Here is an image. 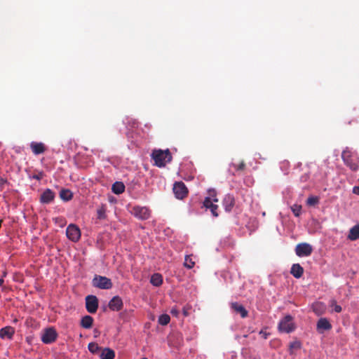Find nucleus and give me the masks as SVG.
I'll use <instances>...</instances> for the list:
<instances>
[{"mask_svg":"<svg viewBox=\"0 0 359 359\" xmlns=\"http://www.w3.org/2000/svg\"><path fill=\"white\" fill-rule=\"evenodd\" d=\"M341 158L346 166L351 170L357 171L359 168V158L348 149H345L341 154Z\"/></svg>","mask_w":359,"mask_h":359,"instance_id":"nucleus-1","label":"nucleus"},{"mask_svg":"<svg viewBox=\"0 0 359 359\" xmlns=\"http://www.w3.org/2000/svg\"><path fill=\"white\" fill-rule=\"evenodd\" d=\"M151 156L155 162V165L159 168L165 166L166 163H169L172 160V156L168 149L165 151L155 150L153 151Z\"/></svg>","mask_w":359,"mask_h":359,"instance_id":"nucleus-2","label":"nucleus"},{"mask_svg":"<svg viewBox=\"0 0 359 359\" xmlns=\"http://www.w3.org/2000/svg\"><path fill=\"white\" fill-rule=\"evenodd\" d=\"M208 193L209 196L205 198V200L203 201V206L206 209H210L214 217H218V205L215 204V203L218 202L216 191L214 189H212L209 190Z\"/></svg>","mask_w":359,"mask_h":359,"instance_id":"nucleus-3","label":"nucleus"},{"mask_svg":"<svg viewBox=\"0 0 359 359\" xmlns=\"http://www.w3.org/2000/svg\"><path fill=\"white\" fill-rule=\"evenodd\" d=\"M92 285L93 287L102 290H109L113 286L111 279L100 275H95L94 276L92 280Z\"/></svg>","mask_w":359,"mask_h":359,"instance_id":"nucleus-4","label":"nucleus"},{"mask_svg":"<svg viewBox=\"0 0 359 359\" xmlns=\"http://www.w3.org/2000/svg\"><path fill=\"white\" fill-rule=\"evenodd\" d=\"M290 315L285 316L278 323V330L281 332L290 333L294 330L295 325Z\"/></svg>","mask_w":359,"mask_h":359,"instance_id":"nucleus-5","label":"nucleus"},{"mask_svg":"<svg viewBox=\"0 0 359 359\" xmlns=\"http://www.w3.org/2000/svg\"><path fill=\"white\" fill-rule=\"evenodd\" d=\"M131 213L141 220L147 219L150 217V210L147 207L135 205L132 208Z\"/></svg>","mask_w":359,"mask_h":359,"instance_id":"nucleus-6","label":"nucleus"},{"mask_svg":"<svg viewBox=\"0 0 359 359\" xmlns=\"http://www.w3.org/2000/svg\"><path fill=\"white\" fill-rule=\"evenodd\" d=\"M57 337V333L55 328L48 327L43 330L41 334V341L46 344H49L54 342Z\"/></svg>","mask_w":359,"mask_h":359,"instance_id":"nucleus-7","label":"nucleus"},{"mask_svg":"<svg viewBox=\"0 0 359 359\" xmlns=\"http://www.w3.org/2000/svg\"><path fill=\"white\" fill-rule=\"evenodd\" d=\"M312 252V246L307 243H299L295 247V253L298 257H308Z\"/></svg>","mask_w":359,"mask_h":359,"instance_id":"nucleus-8","label":"nucleus"},{"mask_svg":"<svg viewBox=\"0 0 359 359\" xmlns=\"http://www.w3.org/2000/svg\"><path fill=\"white\" fill-rule=\"evenodd\" d=\"M173 192L177 198L183 199L187 196L188 189L182 182H178L174 184Z\"/></svg>","mask_w":359,"mask_h":359,"instance_id":"nucleus-9","label":"nucleus"},{"mask_svg":"<svg viewBox=\"0 0 359 359\" xmlns=\"http://www.w3.org/2000/svg\"><path fill=\"white\" fill-rule=\"evenodd\" d=\"M67 238L73 242H76L81 237L79 228L75 224H69L66 229Z\"/></svg>","mask_w":359,"mask_h":359,"instance_id":"nucleus-10","label":"nucleus"},{"mask_svg":"<svg viewBox=\"0 0 359 359\" xmlns=\"http://www.w3.org/2000/svg\"><path fill=\"white\" fill-rule=\"evenodd\" d=\"M98 308V299L94 295H88L86 297V309L90 313H96Z\"/></svg>","mask_w":359,"mask_h":359,"instance_id":"nucleus-11","label":"nucleus"},{"mask_svg":"<svg viewBox=\"0 0 359 359\" xmlns=\"http://www.w3.org/2000/svg\"><path fill=\"white\" fill-rule=\"evenodd\" d=\"M123 306V301L118 296L114 297L109 302V308L111 311H118L122 309Z\"/></svg>","mask_w":359,"mask_h":359,"instance_id":"nucleus-12","label":"nucleus"},{"mask_svg":"<svg viewBox=\"0 0 359 359\" xmlns=\"http://www.w3.org/2000/svg\"><path fill=\"white\" fill-rule=\"evenodd\" d=\"M55 198V193L50 189H46L41 195L40 201L42 203H50Z\"/></svg>","mask_w":359,"mask_h":359,"instance_id":"nucleus-13","label":"nucleus"},{"mask_svg":"<svg viewBox=\"0 0 359 359\" xmlns=\"http://www.w3.org/2000/svg\"><path fill=\"white\" fill-rule=\"evenodd\" d=\"M223 205L226 212H230L235 205V198L231 194H226L223 199Z\"/></svg>","mask_w":359,"mask_h":359,"instance_id":"nucleus-14","label":"nucleus"},{"mask_svg":"<svg viewBox=\"0 0 359 359\" xmlns=\"http://www.w3.org/2000/svg\"><path fill=\"white\" fill-rule=\"evenodd\" d=\"M332 328V325L329 320L325 318H321L317 323V330L322 333L325 330H329Z\"/></svg>","mask_w":359,"mask_h":359,"instance_id":"nucleus-15","label":"nucleus"},{"mask_svg":"<svg viewBox=\"0 0 359 359\" xmlns=\"http://www.w3.org/2000/svg\"><path fill=\"white\" fill-rule=\"evenodd\" d=\"M30 148L35 155L43 154L46 151V146L42 142H32Z\"/></svg>","mask_w":359,"mask_h":359,"instance_id":"nucleus-16","label":"nucleus"},{"mask_svg":"<svg viewBox=\"0 0 359 359\" xmlns=\"http://www.w3.org/2000/svg\"><path fill=\"white\" fill-rule=\"evenodd\" d=\"M231 308L236 313H239L242 318H245L248 316V311L243 305L239 304L238 302H232L231 304Z\"/></svg>","mask_w":359,"mask_h":359,"instance_id":"nucleus-17","label":"nucleus"},{"mask_svg":"<svg viewBox=\"0 0 359 359\" xmlns=\"http://www.w3.org/2000/svg\"><path fill=\"white\" fill-rule=\"evenodd\" d=\"M291 274L296 278H299L304 273V269L299 264H294L290 270Z\"/></svg>","mask_w":359,"mask_h":359,"instance_id":"nucleus-18","label":"nucleus"},{"mask_svg":"<svg viewBox=\"0 0 359 359\" xmlns=\"http://www.w3.org/2000/svg\"><path fill=\"white\" fill-rule=\"evenodd\" d=\"M312 309L313 311L317 315V316H321L323 315L325 310H326V306L323 302H315L312 305Z\"/></svg>","mask_w":359,"mask_h":359,"instance_id":"nucleus-19","label":"nucleus"},{"mask_svg":"<svg viewBox=\"0 0 359 359\" xmlns=\"http://www.w3.org/2000/svg\"><path fill=\"white\" fill-rule=\"evenodd\" d=\"M14 332V329L11 326L3 327L0 330V337L2 339H11Z\"/></svg>","mask_w":359,"mask_h":359,"instance_id":"nucleus-20","label":"nucleus"},{"mask_svg":"<svg viewBox=\"0 0 359 359\" xmlns=\"http://www.w3.org/2000/svg\"><path fill=\"white\" fill-rule=\"evenodd\" d=\"M111 191L115 194H121L125 191V185L122 182H116L112 184Z\"/></svg>","mask_w":359,"mask_h":359,"instance_id":"nucleus-21","label":"nucleus"},{"mask_svg":"<svg viewBox=\"0 0 359 359\" xmlns=\"http://www.w3.org/2000/svg\"><path fill=\"white\" fill-rule=\"evenodd\" d=\"M93 323V318L90 316H85L81 318V326L86 329L92 327Z\"/></svg>","mask_w":359,"mask_h":359,"instance_id":"nucleus-22","label":"nucleus"},{"mask_svg":"<svg viewBox=\"0 0 359 359\" xmlns=\"http://www.w3.org/2000/svg\"><path fill=\"white\" fill-rule=\"evenodd\" d=\"M348 238L351 241H355L359 238V224L353 226L350 229Z\"/></svg>","mask_w":359,"mask_h":359,"instance_id":"nucleus-23","label":"nucleus"},{"mask_svg":"<svg viewBox=\"0 0 359 359\" xmlns=\"http://www.w3.org/2000/svg\"><path fill=\"white\" fill-rule=\"evenodd\" d=\"M114 357L115 352L109 348H104L100 354L101 359H114Z\"/></svg>","mask_w":359,"mask_h":359,"instance_id":"nucleus-24","label":"nucleus"},{"mask_svg":"<svg viewBox=\"0 0 359 359\" xmlns=\"http://www.w3.org/2000/svg\"><path fill=\"white\" fill-rule=\"evenodd\" d=\"M151 283L156 287L160 286L163 283V278L160 273H154L151 276Z\"/></svg>","mask_w":359,"mask_h":359,"instance_id":"nucleus-25","label":"nucleus"},{"mask_svg":"<svg viewBox=\"0 0 359 359\" xmlns=\"http://www.w3.org/2000/svg\"><path fill=\"white\" fill-rule=\"evenodd\" d=\"M72 193L69 189H62L60 192V197L65 201H68L72 198Z\"/></svg>","mask_w":359,"mask_h":359,"instance_id":"nucleus-26","label":"nucleus"},{"mask_svg":"<svg viewBox=\"0 0 359 359\" xmlns=\"http://www.w3.org/2000/svg\"><path fill=\"white\" fill-rule=\"evenodd\" d=\"M195 265V262L193 261L192 258H191V255H187L185 257V259H184V266L189 269H192Z\"/></svg>","mask_w":359,"mask_h":359,"instance_id":"nucleus-27","label":"nucleus"},{"mask_svg":"<svg viewBox=\"0 0 359 359\" xmlns=\"http://www.w3.org/2000/svg\"><path fill=\"white\" fill-rule=\"evenodd\" d=\"M170 321V317L168 314H162L158 318V323L161 325H167Z\"/></svg>","mask_w":359,"mask_h":359,"instance_id":"nucleus-28","label":"nucleus"},{"mask_svg":"<svg viewBox=\"0 0 359 359\" xmlns=\"http://www.w3.org/2000/svg\"><path fill=\"white\" fill-rule=\"evenodd\" d=\"M88 348L89 351L91 352L92 353H97L101 348L98 346V344L95 342L89 343Z\"/></svg>","mask_w":359,"mask_h":359,"instance_id":"nucleus-29","label":"nucleus"},{"mask_svg":"<svg viewBox=\"0 0 359 359\" xmlns=\"http://www.w3.org/2000/svg\"><path fill=\"white\" fill-rule=\"evenodd\" d=\"M319 203V198L317 196H310L307 198L306 204L309 206H314Z\"/></svg>","mask_w":359,"mask_h":359,"instance_id":"nucleus-30","label":"nucleus"},{"mask_svg":"<svg viewBox=\"0 0 359 359\" xmlns=\"http://www.w3.org/2000/svg\"><path fill=\"white\" fill-rule=\"evenodd\" d=\"M97 215L99 219H104L106 218V210L104 206H102L97 210Z\"/></svg>","mask_w":359,"mask_h":359,"instance_id":"nucleus-31","label":"nucleus"},{"mask_svg":"<svg viewBox=\"0 0 359 359\" xmlns=\"http://www.w3.org/2000/svg\"><path fill=\"white\" fill-rule=\"evenodd\" d=\"M301 209H302V207L298 205H294V206L292 207V212L294 213V216L299 217L300 215Z\"/></svg>","mask_w":359,"mask_h":359,"instance_id":"nucleus-32","label":"nucleus"},{"mask_svg":"<svg viewBox=\"0 0 359 359\" xmlns=\"http://www.w3.org/2000/svg\"><path fill=\"white\" fill-rule=\"evenodd\" d=\"M237 171H242L245 168V163L241 161L239 164L233 163L232 165Z\"/></svg>","mask_w":359,"mask_h":359,"instance_id":"nucleus-33","label":"nucleus"},{"mask_svg":"<svg viewBox=\"0 0 359 359\" xmlns=\"http://www.w3.org/2000/svg\"><path fill=\"white\" fill-rule=\"evenodd\" d=\"M302 344L301 342L299 341H295L290 344V349H299L301 348Z\"/></svg>","mask_w":359,"mask_h":359,"instance_id":"nucleus-34","label":"nucleus"},{"mask_svg":"<svg viewBox=\"0 0 359 359\" xmlns=\"http://www.w3.org/2000/svg\"><path fill=\"white\" fill-rule=\"evenodd\" d=\"M331 306L334 307V310L335 312L340 313L341 311V306L337 304L335 300L332 301Z\"/></svg>","mask_w":359,"mask_h":359,"instance_id":"nucleus-35","label":"nucleus"},{"mask_svg":"<svg viewBox=\"0 0 359 359\" xmlns=\"http://www.w3.org/2000/svg\"><path fill=\"white\" fill-rule=\"evenodd\" d=\"M43 172H39V174H37V175H33V178H34V179H36V180H41V179L43 178Z\"/></svg>","mask_w":359,"mask_h":359,"instance_id":"nucleus-36","label":"nucleus"},{"mask_svg":"<svg viewBox=\"0 0 359 359\" xmlns=\"http://www.w3.org/2000/svg\"><path fill=\"white\" fill-rule=\"evenodd\" d=\"M259 334L264 338L267 339L269 334L263 330L259 332Z\"/></svg>","mask_w":359,"mask_h":359,"instance_id":"nucleus-37","label":"nucleus"},{"mask_svg":"<svg viewBox=\"0 0 359 359\" xmlns=\"http://www.w3.org/2000/svg\"><path fill=\"white\" fill-rule=\"evenodd\" d=\"M353 192L355 194H358L359 195V186L358 187H354L353 189Z\"/></svg>","mask_w":359,"mask_h":359,"instance_id":"nucleus-38","label":"nucleus"},{"mask_svg":"<svg viewBox=\"0 0 359 359\" xmlns=\"http://www.w3.org/2000/svg\"><path fill=\"white\" fill-rule=\"evenodd\" d=\"M7 182V180L2 178V177H0V185L1 186H3L4 184H6Z\"/></svg>","mask_w":359,"mask_h":359,"instance_id":"nucleus-39","label":"nucleus"},{"mask_svg":"<svg viewBox=\"0 0 359 359\" xmlns=\"http://www.w3.org/2000/svg\"><path fill=\"white\" fill-rule=\"evenodd\" d=\"M171 313H172V315L177 316V313H178V312H177V311L176 309H172V310H171Z\"/></svg>","mask_w":359,"mask_h":359,"instance_id":"nucleus-40","label":"nucleus"},{"mask_svg":"<svg viewBox=\"0 0 359 359\" xmlns=\"http://www.w3.org/2000/svg\"><path fill=\"white\" fill-rule=\"evenodd\" d=\"M4 283V279L3 278H0V286H2Z\"/></svg>","mask_w":359,"mask_h":359,"instance_id":"nucleus-41","label":"nucleus"},{"mask_svg":"<svg viewBox=\"0 0 359 359\" xmlns=\"http://www.w3.org/2000/svg\"><path fill=\"white\" fill-rule=\"evenodd\" d=\"M184 316H187V315H188L187 311H185V310H184Z\"/></svg>","mask_w":359,"mask_h":359,"instance_id":"nucleus-42","label":"nucleus"}]
</instances>
